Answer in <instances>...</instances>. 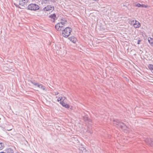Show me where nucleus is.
<instances>
[{
	"label": "nucleus",
	"mask_w": 153,
	"mask_h": 153,
	"mask_svg": "<svg viewBox=\"0 0 153 153\" xmlns=\"http://www.w3.org/2000/svg\"><path fill=\"white\" fill-rule=\"evenodd\" d=\"M66 22V20H62L61 22H59L55 25L56 29L59 31L62 30V28H64V26H65Z\"/></svg>",
	"instance_id": "1"
},
{
	"label": "nucleus",
	"mask_w": 153,
	"mask_h": 153,
	"mask_svg": "<svg viewBox=\"0 0 153 153\" xmlns=\"http://www.w3.org/2000/svg\"><path fill=\"white\" fill-rule=\"evenodd\" d=\"M62 35L63 36L66 38L68 37L70 34L71 33L72 31V29L69 27H66L64 29L62 28Z\"/></svg>",
	"instance_id": "2"
},
{
	"label": "nucleus",
	"mask_w": 153,
	"mask_h": 153,
	"mask_svg": "<svg viewBox=\"0 0 153 153\" xmlns=\"http://www.w3.org/2000/svg\"><path fill=\"white\" fill-rule=\"evenodd\" d=\"M113 124L119 128H120L122 129H125L126 128V126L124 123L120 122L118 120H114L113 122Z\"/></svg>",
	"instance_id": "3"
},
{
	"label": "nucleus",
	"mask_w": 153,
	"mask_h": 153,
	"mask_svg": "<svg viewBox=\"0 0 153 153\" xmlns=\"http://www.w3.org/2000/svg\"><path fill=\"white\" fill-rule=\"evenodd\" d=\"M39 6L36 4H30L27 6V9L31 10L36 11L39 9Z\"/></svg>",
	"instance_id": "4"
},
{
	"label": "nucleus",
	"mask_w": 153,
	"mask_h": 153,
	"mask_svg": "<svg viewBox=\"0 0 153 153\" xmlns=\"http://www.w3.org/2000/svg\"><path fill=\"white\" fill-rule=\"evenodd\" d=\"M131 24H133L134 27L135 28H139L141 26L140 23L137 21L131 20Z\"/></svg>",
	"instance_id": "5"
},
{
	"label": "nucleus",
	"mask_w": 153,
	"mask_h": 153,
	"mask_svg": "<svg viewBox=\"0 0 153 153\" xmlns=\"http://www.w3.org/2000/svg\"><path fill=\"white\" fill-rule=\"evenodd\" d=\"M29 0H19V4L22 7H25Z\"/></svg>",
	"instance_id": "6"
},
{
	"label": "nucleus",
	"mask_w": 153,
	"mask_h": 153,
	"mask_svg": "<svg viewBox=\"0 0 153 153\" xmlns=\"http://www.w3.org/2000/svg\"><path fill=\"white\" fill-rule=\"evenodd\" d=\"M145 142L150 146L153 147V140L147 138L145 140Z\"/></svg>",
	"instance_id": "7"
},
{
	"label": "nucleus",
	"mask_w": 153,
	"mask_h": 153,
	"mask_svg": "<svg viewBox=\"0 0 153 153\" xmlns=\"http://www.w3.org/2000/svg\"><path fill=\"white\" fill-rule=\"evenodd\" d=\"M54 7L51 5H48L45 7L43 10L45 11H51L54 10Z\"/></svg>",
	"instance_id": "8"
},
{
	"label": "nucleus",
	"mask_w": 153,
	"mask_h": 153,
	"mask_svg": "<svg viewBox=\"0 0 153 153\" xmlns=\"http://www.w3.org/2000/svg\"><path fill=\"white\" fill-rule=\"evenodd\" d=\"M69 39L74 43H75L76 41V38L74 36H72L68 38Z\"/></svg>",
	"instance_id": "9"
},
{
	"label": "nucleus",
	"mask_w": 153,
	"mask_h": 153,
	"mask_svg": "<svg viewBox=\"0 0 153 153\" xmlns=\"http://www.w3.org/2000/svg\"><path fill=\"white\" fill-rule=\"evenodd\" d=\"M60 103L63 107H64L66 108H68L70 107V106L69 105L65 103L64 102H60Z\"/></svg>",
	"instance_id": "10"
},
{
	"label": "nucleus",
	"mask_w": 153,
	"mask_h": 153,
	"mask_svg": "<svg viewBox=\"0 0 153 153\" xmlns=\"http://www.w3.org/2000/svg\"><path fill=\"white\" fill-rule=\"evenodd\" d=\"M135 6L139 7H147V6L144 4H140L139 3H137L135 4Z\"/></svg>",
	"instance_id": "11"
},
{
	"label": "nucleus",
	"mask_w": 153,
	"mask_h": 153,
	"mask_svg": "<svg viewBox=\"0 0 153 153\" xmlns=\"http://www.w3.org/2000/svg\"><path fill=\"white\" fill-rule=\"evenodd\" d=\"M79 153H85L86 150L83 147H79Z\"/></svg>",
	"instance_id": "12"
},
{
	"label": "nucleus",
	"mask_w": 153,
	"mask_h": 153,
	"mask_svg": "<svg viewBox=\"0 0 153 153\" xmlns=\"http://www.w3.org/2000/svg\"><path fill=\"white\" fill-rule=\"evenodd\" d=\"M37 87L39 88H41V89H42L44 91H46L45 89V87L40 83H39V85H38Z\"/></svg>",
	"instance_id": "13"
},
{
	"label": "nucleus",
	"mask_w": 153,
	"mask_h": 153,
	"mask_svg": "<svg viewBox=\"0 0 153 153\" xmlns=\"http://www.w3.org/2000/svg\"><path fill=\"white\" fill-rule=\"evenodd\" d=\"M49 17L51 19H53V21H54L55 20L57 19L56 15L55 14H53L50 15Z\"/></svg>",
	"instance_id": "14"
},
{
	"label": "nucleus",
	"mask_w": 153,
	"mask_h": 153,
	"mask_svg": "<svg viewBox=\"0 0 153 153\" xmlns=\"http://www.w3.org/2000/svg\"><path fill=\"white\" fill-rule=\"evenodd\" d=\"M87 132L89 133L90 134L92 133L91 128V127H88L87 128V130L86 131Z\"/></svg>",
	"instance_id": "15"
},
{
	"label": "nucleus",
	"mask_w": 153,
	"mask_h": 153,
	"mask_svg": "<svg viewBox=\"0 0 153 153\" xmlns=\"http://www.w3.org/2000/svg\"><path fill=\"white\" fill-rule=\"evenodd\" d=\"M30 82L33 84L35 86H36L37 87L39 84L36 82L35 80H31L30 81Z\"/></svg>",
	"instance_id": "16"
},
{
	"label": "nucleus",
	"mask_w": 153,
	"mask_h": 153,
	"mask_svg": "<svg viewBox=\"0 0 153 153\" xmlns=\"http://www.w3.org/2000/svg\"><path fill=\"white\" fill-rule=\"evenodd\" d=\"M148 41L149 42V44L151 45L152 43H153V39L150 38L149 37L148 38Z\"/></svg>",
	"instance_id": "17"
},
{
	"label": "nucleus",
	"mask_w": 153,
	"mask_h": 153,
	"mask_svg": "<svg viewBox=\"0 0 153 153\" xmlns=\"http://www.w3.org/2000/svg\"><path fill=\"white\" fill-rule=\"evenodd\" d=\"M148 68L153 73V65L149 64L148 65Z\"/></svg>",
	"instance_id": "18"
},
{
	"label": "nucleus",
	"mask_w": 153,
	"mask_h": 153,
	"mask_svg": "<svg viewBox=\"0 0 153 153\" xmlns=\"http://www.w3.org/2000/svg\"><path fill=\"white\" fill-rule=\"evenodd\" d=\"M4 147V144L3 143L0 142V150L3 149Z\"/></svg>",
	"instance_id": "19"
},
{
	"label": "nucleus",
	"mask_w": 153,
	"mask_h": 153,
	"mask_svg": "<svg viewBox=\"0 0 153 153\" xmlns=\"http://www.w3.org/2000/svg\"><path fill=\"white\" fill-rule=\"evenodd\" d=\"M7 153H13V151L12 149L9 148L7 149Z\"/></svg>",
	"instance_id": "20"
},
{
	"label": "nucleus",
	"mask_w": 153,
	"mask_h": 153,
	"mask_svg": "<svg viewBox=\"0 0 153 153\" xmlns=\"http://www.w3.org/2000/svg\"><path fill=\"white\" fill-rule=\"evenodd\" d=\"M66 99V97H60L61 101L63 102H64V101Z\"/></svg>",
	"instance_id": "21"
},
{
	"label": "nucleus",
	"mask_w": 153,
	"mask_h": 153,
	"mask_svg": "<svg viewBox=\"0 0 153 153\" xmlns=\"http://www.w3.org/2000/svg\"><path fill=\"white\" fill-rule=\"evenodd\" d=\"M50 1V0H42V2L44 4H48Z\"/></svg>",
	"instance_id": "22"
},
{
	"label": "nucleus",
	"mask_w": 153,
	"mask_h": 153,
	"mask_svg": "<svg viewBox=\"0 0 153 153\" xmlns=\"http://www.w3.org/2000/svg\"><path fill=\"white\" fill-rule=\"evenodd\" d=\"M57 101L59 102L60 101H61V100H60V97H58V99L57 100Z\"/></svg>",
	"instance_id": "23"
},
{
	"label": "nucleus",
	"mask_w": 153,
	"mask_h": 153,
	"mask_svg": "<svg viewBox=\"0 0 153 153\" xmlns=\"http://www.w3.org/2000/svg\"><path fill=\"white\" fill-rule=\"evenodd\" d=\"M51 2L53 3H55L56 2V0H50Z\"/></svg>",
	"instance_id": "24"
},
{
	"label": "nucleus",
	"mask_w": 153,
	"mask_h": 153,
	"mask_svg": "<svg viewBox=\"0 0 153 153\" xmlns=\"http://www.w3.org/2000/svg\"><path fill=\"white\" fill-rule=\"evenodd\" d=\"M54 93L55 95H58L59 94V93L58 92H55Z\"/></svg>",
	"instance_id": "25"
},
{
	"label": "nucleus",
	"mask_w": 153,
	"mask_h": 153,
	"mask_svg": "<svg viewBox=\"0 0 153 153\" xmlns=\"http://www.w3.org/2000/svg\"><path fill=\"white\" fill-rule=\"evenodd\" d=\"M140 40H138V42H137V44H140Z\"/></svg>",
	"instance_id": "26"
},
{
	"label": "nucleus",
	"mask_w": 153,
	"mask_h": 153,
	"mask_svg": "<svg viewBox=\"0 0 153 153\" xmlns=\"http://www.w3.org/2000/svg\"><path fill=\"white\" fill-rule=\"evenodd\" d=\"M14 4L15 6H17V4H15V3H14Z\"/></svg>",
	"instance_id": "27"
},
{
	"label": "nucleus",
	"mask_w": 153,
	"mask_h": 153,
	"mask_svg": "<svg viewBox=\"0 0 153 153\" xmlns=\"http://www.w3.org/2000/svg\"><path fill=\"white\" fill-rule=\"evenodd\" d=\"M0 153H6L5 152H0Z\"/></svg>",
	"instance_id": "28"
},
{
	"label": "nucleus",
	"mask_w": 153,
	"mask_h": 153,
	"mask_svg": "<svg viewBox=\"0 0 153 153\" xmlns=\"http://www.w3.org/2000/svg\"><path fill=\"white\" fill-rule=\"evenodd\" d=\"M86 119H87V120H88V118H86Z\"/></svg>",
	"instance_id": "29"
}]
</instances>
